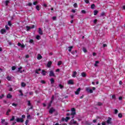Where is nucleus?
<instances>
[{
	"label": "nucleus",
	"instance_id": "nucleus-1",
	"mask_svg": "<svg viewBox=\"0 0 125 125\" xmlns=\"http://www.w3.org/2000/svg\"><path fill=\"white\" fill-rule=\"evenodd\" d=\"M71 115L72 116V119H73L74 116L76 115V108H71Z\"/></svg>",
	"mask_w": 125,
	"mask_h": 125
},
{
	"label": "nucleus",
	"instance_id": "nucleus-2",
	"mask_svg": "<svg viewBox=\"0 0 125 125\" xmlns=\"http://www.w3.org/2000/svg\"><path fill=\"white\" fill-rule=\"evenodd\" d=\"M16 122L17 123H23L24 122V119L23 118H17L16 119Z\"/></svg>",
	"mask_w": 125,
	"mask_h": 125
},
{
	"label": "nucleus",
	"instance_id": "nucleus-3",
	"mask_svg": "<svg viewBox=\"0 0 125 125\" xmlns=\"http://www.w3.org/2000/svg\"><path fill=\"white\" fill-rule=\"evenodd\" d=\"M26 31L28 32L29 31H30V30H31V29H34L35 25H32V27L26 26Z\"/></svg>",
	"mask_w": 125,
	"mask_h": 125
},
{
	"label": "nucleus",
	"instance_id": "nucleus-4",
	"mask_svg": "<svg viewBox=\"0 0 125 125\" xmlns=\"http://www.w3.org/2000/svg\"><path fill=\"white\" fill-rule=\"evenodd\" d=\"M70 118L69 117H66L65 118L64 117H62V122H68L69 120H70Z\"/></svg>",
	"mask_w": 125,
	"mask_h": 125
},
{
	"label": "nucleus",
	"instance_id": "nucleus-5",
	"mask_svg": "<svg viewBox=\"0 0 125 125\" xmlns=\"http://www.w3.org/2000/svg\"><path fill=\"white\" fill-rule=\"evenodd\" d=\"M106 124L108 125H112V118L111 117H108L106 121Z\"/></svg>",
	"mask_w": 125,
	"mask_h": 125
},
{
	"label": "nucleus",
	"instance_id": "nucleus-6",
	"mask_svg": "<svg viewBox=\"0 0 125 125\" xmlns=\"http://www.w3.org/2000/svg\"><path fill=\"white\" fill-rule=\"evenodd\" d=\"M55 112V109L53 107H51L49 110V114H53Z\"/></svg>",
	"mask_w": 125,
	"mask_h": 125
},
{
	"label": "nucleus",
	"instance_id": "nucleus-7",
	"mask_svg": "<svg viewBox=\"0 0 125 125\" xmlns=\"http://www.w3.org/2000/svg\"><path fill=\"white\" fill-rule=\"evenodd\" d=\"M49 77H56V76L55 75V74H54V72H53V71L51 70L49 72Z\"/></svg>",
	"mask_w": 125,
	"mask_h": 125
},
{
	"label": "nucleus",
	"instance_id": "nucleus-8",
	"mask_svg": "<svg viewBox=\"0 0 125 125\" xmlns=\"http://www.w3.org/2000/svg\"><path fill=\"white\" fill-rule=\"evenodd\" d=\"M1 124H2V125H8V123L5 122V119H1Z\"/></svg>",
	"mask_w": 125,
	"mask_h": 125
},
{
	"label": "nucleus",
	"instance_id": "nucleus-9",
	"mask_svg": "<svg viewBox=\"0 0 125 125\" xmlns=\"http://www.w3.org/2000/svg\"><path fill=\"white\" fill-rule=\"evenodd\" d=\"M86 91L89 92V93H93V90L92 89H89L88 87L86 88Z\"/></svg>",
	"mask_w": 125,
	"mask_h": 125
},
{
	"label": "nucleus",
	"instance_id": "nucleus-10",
	"mask_svg": "<svg viewBox=\"0 0 125 125\" xmlns=\"http://www.w3.org/2000/svg\"><path fill=\"white\" fill-rule=\"evenodd\" d=\"M80 91H81V88L79 87L77 89V91H75L76 95H79L80 94Z\"/></svg>",
	"mask_w": 125,
	"mask_h": 125
},
{
	"label": "nucleus",
	"instance_id": "nucleus-11",
	"mask_svg": "<svg viewBox=\"0 0 125 125\" xmlns=\"http://www.w3.org/2000/svg\"><path fill=\"white\" fill-rule=\"evenodd\" d=\"M51 65H52V62L51 61H49L47 63V67H48V68H50V67H51Z\"/></svg>",
	"mask_w": 125,
	"mask_h": 125
},
{
	"label": "nucleus",
	"instance_id": "nucleus-12",
	"mask_svg": "<svg viewBox=\"0 0 125 125\" xmlns=\"http://www.w3.org/2000/svg\"><path fill=\"white\" fill-rule=\"evenodd\" d=\"M68 84H74V81L72 80H69L67 82Z\"/></svg>",
	"mask_w": 125,
	"mask_h": 125
},
{
	"label": "nucleus",
	"instance_id": "nucleus-13",
	"mask_svg": "<svg viewBox=\"0 0 125 125\" xmlns=\"http://www.w3.org/2000/svg\"><path fill=\"white\" fill-rule=\"evenodd\" d=\"M46 71L43 69L42 70V72L41 73L42 76H46Z\"/></svg>",
	"mask_w": 125,
	"mask_h": 125
},
{
	"label": "nucleus",
	"instance_id": "nucleus-14",
	"mask_svg": "<svg viewBox=\"0 0 125 125\" xmlns=\"http://www.w3.org/2000/svg\"><path fill=\"white\" fill-rule=\"evenodd\" d=\"M39 35H43V33L42 32V28H39Z\"/></svg>",
	"mask_w": 125,
	"mask_h": 125
},
{
	"label": "nucleus",
	"instance_id": "nucleus-15",
	"mask_svg": "<svg viewBox=\"0 0 125 125\" xmlns=\"http://www.w3.org/2000/svg\"><path fill=\"white\" fill-rule=\"evenodd\" d=\"M40 71H42V69L39 68V69H36L35 70V73L38 74V75H39L40 73L39 72H40Z\"/></svg>",
	"mask_w": 125,
	"mask_h": 125
},
{
	"label": "nucleus",
	"instance_id": "nucleus-16",
	"mask_svg": "<svg viewBox=\"0 0 125 125\" xmlns=\"http://www.w3.org/2000/svg\"><path fill=\"white\" fill-rule=\"evenodd\" d=\"M5 32H6V30L5 29H1L0 30V33L2 35H3V34H4V33H5Z\"/></svg>",
	"mask_w": 125,
	"mask_h": 125
},
{
	"label": "nucleus",
	"instance_id": "nucleus-17",
	"mask_svg": "<svg viewBox=\"0 0 125 125\" xmlns=\"http://www.w3.org/2000/svg\"><path fill=\"white\" fill-rule=\"evenodd\" d=\"M98 64H99V61H96L94 64V66L95 67H98V65H97Z\"/></svg>",
	"mask_w": 125,
	"mask_h": 125
},
{
	"label": "nucleus",
	"instance_id": "nucleus-18",
	"mask_svg": "<svg viewBox=\"0 0 125 125\" xmlns=\"http://www.w3.org/2000/svg\"><path fill=\"white\" fill-rule=\"evenodd\" d=\"M50 81L51 82V84H53V83H55L54 79L53 78L50 79Z\"/></svg>",
	"mask_w": 125,
	"mask_h": 125
},
{
	"label": "nucleus",
	"instance_id": "nucleus-19",
	"mask_svg": "<svg viewBox=\"0 0 125 125\" xmlns=\"http://www.w3.org/2000/svg\"><path fill=\"white\" fill-rule=\"evenodd\" d=\"M10 112H11V109H8V110L6 112V115L7 116H9V113H10Z\"/></svg>",
	"mask_w": 125,
	"mask_h": 125
},
{
	"label": "nucleus",
	"instance_id": "nucleus-20",
	"mask_svg": "<svg viewBox=\"0 0 125 125\" xmlns=\"http://www.w3.org/2000/svg\"><path fill=\"white\" fill-rule=\"evenodd\" d=\"M76 76H77V71L73 72V74H72V78H76Z\"/></svg>",
	"mask_w": 125,
	"mask_h": 125
},
{
	"label": "nucleus",
	"instance_id": "nucleus-21",
	"mask_svg": "<svg viewBox=\"0 0 125 125\" xmlns=\"http://www.w3.org/2000/svg\"><path fill=\"white\" fill-rule=\"evenodd\" d=\"M7 98L10 99L11 98H12V95L10 94H8L7 95Z\"/></svg>",
	"mask_w": 125,
	"mask_h": 125
},
{
	"label": "nucleus",
	"instance_id": "nucleus-22",
	"mask_svg": "<svg viewBox=\"0 0 125 125\" xmlns=\"http://www.w3.org/2000/svg\"><path fill=\"white\" fill-rule=\"evenodd\" d=\"M42 55H41L40 54H39L37 57V59L38 60H41V59H42Z\"/></svg>",
	"mask_w": 125,
	"mask_h": 125
},
{
	"label": "nucleus",
	"instance_id": "nucleus-23",
	"mask_svg": "<svg viewBox=\"0 0 125 125\" xmlns=\"http://www.w3.org/2000/svg\"><path fill=\"white\" fill-rule=\"evenodd\" d=\"M15 120V116H12L11 119L10 120V122H13Z\"/></svg>",
	"mask_w": 125,
	"mask_h": 125
},
{
	"label": "nucleus",
	"instance_id": "nucleus-24",
	"mask_svg": "<svg viewBox=\"0 0 125 125\" xmlns=\"http://www.w3.org/2000/svg\"><path fill=\"white\" fill-rule=\"evenodd\" d=\"M81 76H82L83 78H85V77H86V74L84 72H83L81 73Z\"/></svg>",
	"mask_w": 125,
	"mask_h": 125
},
{
	"label": "nucleus",
	"instance_id": "nucleus-25",
	"mask_svg": "<svg viewBox=\"0 0 125 125\" xmlns=\"http://www.w3.org/2000/svg\"><path fill=\"white\" fill-rule=\"evenodd\" d=\"M36 8L37 10H38V11H39L41 9V6H40V5H38L36 6Z\"/></svg>",
	"mask_w": 125,
	"mask_h": 125
},
{
	"label": "nucleus",
	"instance_id": "nucleus-26",
	"mask_svg": "<svg viewBox=\"0 0 125 125\" xmlns=\"http://www.w3.org/2000/svg\"><path fill=\"white\" fill-rule=\"evenodd\" d=\"M53 100H54V95H53V96H52V98H51V101H50V102H51V103H53Z\"/></svg>",
	"mask_w": 125,
	"mask_h": 125
},
{
	"label": "nucleus",
	"instance_id": "nucleus-27",
	"mask_svg": "<svg viewBox=\"0 0 125 125\" xmlns=\"http://www.w3.org/2000/svg\"><path fill=\"white\" fill-rule=\"evenodd\" d=\"M59 86L61 89H62V88H64V86L62 85V84H59Z\"/></svg>",
	"mask_w": 125,
	"mask_h": 125
},
{
	"label": "nucleus",
	"instance_id": "nucleus-28",
	"mask_svg": "<svg viewBox=\"0 0 125 125\" xmlns=\"http://www.w3.org/2000/svg\"><path fill=\"white\" fill-rule=\"evenodd\" d=\"M21 85L22 87H25L26 86V84L24 82H22L21 83Z\"/></svg>",
	"mask_w": 125,
	"mask_h": 125
},
{
	"label": "nucleus",
	"instance_id": "nucleus-29",
	"mask_svg": "<svg viewBox=\"0 0 125 125\" xmlns=\"http://www.w3.org/2000/svg\"><path fill=\"white\" fill-rule=\"evenodd\" d=\"M29 42L30 43H32L33 44H35V42H34V40L33 39H30L29 40Z\"/></svg>",
	"mask_w": 125,
	"mask_h": 125
},
{
	"label": "nucleus",
	"instance_id": "nucleus-30",
	"mask_svg": "<svg viewBox=\"0 0 125 125\" xmlns=\"http://www.w3.org/2000/svg\"><path fill=\"white\" fill-rule=\"evenodd\" d=\"M73 46H69V47H68V48H69V49H68V51H69V52H71V51H72V49L73 48Z\"/></svg>",
	"mask_w": 125,
	"mask_h": 125
},
{
	"label": "nucleus",
	"instance_id": "nucleus-31",
	"mask_svg": "<svg viewBox=\"0 0 125 125\" xmlns=\"http://www.w3.org/2000/svg\"><path fill=\"white\" fill-rule=\"evenodd\" d=\"M51 104H52V103H51V102H50V103L48 104L47 109H49L50 107H51Z\"/></svg>",
	"mask_w": 125,
	"mask_h": 125
},
{
	"label": "nucleus",
	"instance_id": "nucleus-32",
	"mask_svg": "<svg viewBox=\"0 0 125 125\" xmlns=\"http://www.w3.org/2000/svg\"><path fill=\"white\" fill-rule=\"evenodd\" d=\"M71 123H72L73 125H77V121H75L74 120H71Z\"/></svg>",
	"mask_w": 125,
	"mask_h": 125
},
{
	"label": "nucleus",
	"instance_id": "nucleus-33",
	"mask_svg": "<svg viewBox=\"0 0 125 125\" xmlns=\"http://www.w3.org/2000/svg\"><path fill=\"white\" fill-rule=\"evenodd\" d=\"M98 13V11L97 10L94 11V15L95 16L97 15Z\"/></svg>",
	"mask_w": 125,
	"mask_h": 125
},
{
	"label": "nucleus",
	"instance_id": "nucleus-34",
	"mask_svg": "<svg viewBox=\"0 0 125 125\" xmlns=\"http://www.w3.org/2000/svg\"><path fill=\"white\" fill-rule=\"evenodd\" d=\"M22 66L20 67L18 69L19 70H18V72H20L21 73H22V70L21 69H22Z\"/></svg>",
	"mask_w": 125,
	"mask_h": 125
},
{
	"label": "nucleus",
	"instance_id": "nucleus-35",
	"mask_svg": "<svg viewBox=\"0 0 125 125\" xmlns=\"http://www.w3.org/2000/svg\"><path fill=\"white\" fill-rule=\"evenodd\" d=\"M118 117H119V118H123V114H122V113H119V114H118Z\"/></svg>",
	"mask_w": 125,
	"mask_h": 125
},
{
	"label": "nucleus",
	"instance_id": "nucleus-36",
	"mask_svg": "<svg viewBox=\"0 0 125 125\" xmlns=\"http://www.w3.org/2000/svg\"><path fill=\"white\" fill-rule=\"evenodd\" d=\"M83 50L85 53H86V52H87V50H86V48H85V47L83 48Z\"/></svg>",
	"mask_w": 125,
	"mask_h": 125
},
{
	"label": "nucleus",
	"instance_id": "nucleus-37",
	"mask_svg": "<svg viewBox=\"0 0 125 125\" xmlns=\"http://www.w3.org/2000/svg\"><path fill=\"white\" fill-rule=\"evenodd\" d=\"M6 79L8 81H11V77H10V76H7L6 77Z\"/></svg>",
	"mask_w": 125,
	"mask_h": 125
},
{
	"label": "nucleus",
	"instance_id": "nucleus-38",
	"mask_svg": "<svg viewBox=\"0 0 125 125\" xmlns=\"http://www.w3.org/2000/svg\"><path fill=\"white\" fill-rule=\"evenodd\" d=\"M12 71H15V70H16V66H12Z\"/></svg>",
	"mask_w": 125,
	"mask_h": 125
},
{
	"label": "nucleus",
	"instance_id": "nucleus-39",
	"mask_svg": "<svg viewBox=\"0 0 125 125\" xmlns=\"http://www.w3.org/2000/svg\"><path fill=\"white\" fill-rule=\"evenodd\" d=\"M94 7H95V4H92L91 5V8L92 9H93L94 8Z\"/></svg>",
	"mask_w": 125,
	"mask_h": 125
},
{
	"label": "nucleus",
	"instance_id": "nucleus-40",
	"mask_svg": "<svg viewBox=\"0 0 125 125\" xmlns=\"http://www.w3.org/2000/svg\"><path fill=\"white\" fill-rule=\"evenodd\" d=\"M74 7H75V8H77V7H78V4H77V3H75L73 5Z\"/></svg>",
	"mask_w": 125,
	"mask_h": 125
},
{
	"label": "nucleus",
	"instance_id": "nucleus-41",
	"mask_svg": "<svg viewBox=\"0 0 125 125\" xmlns=\"http://www.w3.org/2000/svg\"><path fill=\"white\" fill-rule=\"evenodd\" d=\"M8 3H9V0H6L5 1V5H6V6H7V5H8Z\"/></svg>",
	"mask_w": 125,
	"mask_h": 125
},
{
	"label": "nucleus",
	"instance_id": "nucleus-42",
	"mask_svg": "<svg viewBox=\"0 0 125 125\" xmlns=\"http://www.w3.org/2000/svg\"><path fill=\"white\" fill-rule=\"evenodd\" d=\"M27 105L28 106H31V101H27Z\"/></svg>",
	"mask_w": 125,
	"mask_h": 125
},
{
	"label": "nucleus",
	"instance_id": "nucleus-43",
	"mask_svg": "<svg viewBox=\"0 0 125 125\" xmlns=\"http://www.w3.org/2000/svg\"><path fill=\"white\" fill-rule=\"evenodd\" d=\"M62 64V61H59L58 62V66H60Z\"/></svg>",
	"mask_w": 125,
	"mask_h": 125
},
{
	"label": "nucleus",
	"instance_id": "nucleus-44",
	"mask_svg": "<svg viewBox=\"0 0 125 125\" xmlns=\"http://www.w3.org/2000/svg\"><path fill=\"white\" fill-rule=\"evenodd\" d=\"M81 12H82V13H83V14H85V13H86V12L84 10H82L81 11Z\"/></svg>",
	"mask_w": 125,
	"mask_h": 125
},
{
	"label": "nucleus",
	"instance_id": "nucleus-45",
	"mask_svg": "<svg viewBox=\"0 0 125 125\" xmlns=\"http://www.w3.org/2000/svg\"><path fill=\"white\" fill-rule=\"evenodd\" d=\"M103 104L102 103L99 102L98 103L97 105L98 106H102Z\"/></svg>",
	"mask_w": 125,
	"mask_h": 125
},
{
	"label": "nucleus",
	"instance_id": "nucleus-46",
	"mask_svg": "<svg viewBox=\"0 0 125 125\" xmlns=\"http://www.w3.org/2000/svg\"><path fill=\"white\" fill-rule=\"evenodd\" d=\"M4 97V94H2L1 96H0V99H2Z\"/></svg>",
	"mask_w": 125,
	"mask_h": 125
},
{
	"label": "nucleus",
	"instance_id": "nucleus-47",
	"mask_svg": "<svg viewBox=\"0 0 125 125\" xmlns=\"http://www.w3.org/2000/svg\"><path fill=\"white\" fill-rule=\"evenodd\" d=\"M41 38V36L40 35H37L36 36V39L39 40L40 38Z\"/></svg>",
	"mask_w": 125,
	"mask_h": 125
},
{
	"label": "nucleus",
	"instance_id": "nucleus-48",
	"mask_svg": "<svg viewBox=\"0 0 125 125\" xmlns=\"http://www.w3.org/2000/svg\"><path fill=\"white\" fill-rule=\"evenodd\" d=\"M33 4L34 5H37V4H38V1L33 2Z\"/></svg>",
	"mask_w": 125,
	"mask_h": 125
},
{
	"label": "nucleus",
	"instance_id": "nucleus-49",
	"mask_svg": "<svg viewBox=\"0 0 125 125\" xmlns=\"http://www.w3.org/2000/svg\"><path fill=\"white\" fill-rule=\"evenodd\" d=\"M8 25H9V26H11L12 24H11V21H9L8 22Z\"/></svg>",
	"mask_w": 125,
	"mask_h": 125
},
{
	"label": "nucleus",
	"instance_id": "nucleus-50",
	"mask_svg": "<svg viewBox=\"0 0 125 125\" xmlns=\"http://www.w3.org/2000/svg\"><path fill=\"white\" fill-rule=\"evenodd\" d=\"M12 106H14V107H17V104H15V103H13L12 104Z\"/></svg>",
	"mask_w": 125,
	"mask_h": 125
},
{
	"label": "nucleus",
	"instance_id": "nucleus-51",
	"mask_svg": "<svg viewBox=\"0 0 125 125\" xmlns=\"http://www.w3.org/2000/svg\"><path fill=\"white\" fill-rule=\"evenodd\" d=\"M25 118H26V116H25V115H21V119H25Z\"/></svg>",
	"mask_w": 125,
	"mask_h": 125
},
{
	"label": "nucleus",
	"instance_id": "nucleus-52",
	"mask_svg": "<svg viewBox=\"0 0 125 125\" xmlns=\"http://www.w3.org/2000/svg\"><path fill=\"white\" fill-rule=\"evenodd\" d=\"M112 99H116V96L115 95H113L112 96Z\"/></svg>",
	"mask_w": 125,
	"mask_h": 125
},
{
	"label": "nucleus",
	"instance_id": "nucleus-53",
	"mask_svg": "<svg viewBox=\"0 0 125 125\" xmlns=\"http://www.w3.org/2000/svg\"><path fill=\"white\" fill-rule=\"evenodd\" d=\"M119 111H118V109H115L114 110V113L115 114H117V113Z\"/></svg>",
	"mask_w": 125,
	"mask_h": 125
},
{
	"label": "nucleus",
	"instance_id": "nucleus-54",
	"mask_svg": "<svg viewBox=\"0 0 125 125\" xmlns=\"http://www.w3.org/2000/svg\"><path fill=\"white\" fill-rule=\"evenodd\" d=\"M97 23V19H95L94 20V23L96 24Z\"/></svg>",
	"mask_w": 125,
	"mask_h": 125
},
{
	"label": "nucleus",
	"instance_id": "nucleus-55",
	"mask_svg": "<svg viewBox=\"0 0 125 125\" xmlns=\"http://www.w3.org/2000/svg\"><path fill=\"white\" fill-rule=\"evenodd\" d=\"M33 5V4L31 2H29L28 3V6H32V5Z\"/></svg>",
	"mask_w": 125,
	"mask_h": 125
},
{
	"label": "nucleus",
	"instance_id": "nucleus-56",
	"mask_svg": "<svg viewBox=\"0 0 125 125\" xmlns=\"http://www.w3.org/2000/svg\"><path fill=\"white\" fill-rule=\"evenodd\" d=\"M28 123H29V120H26L25 121V125H28Z\"/></svg>",
	"mask_w": 125,
	"mask_h": 125
},
{
	"label": "nucleus",
	"instance_id": "nucleus-57",
	"mask_svg": "<svg viewBox=\"0 0 125 125\" xmlns=\"http://www.w3.org/2000/svg\"><path fill=\"white\" fill-rule=\"evenodd\" d=\"M104 15H105V13L104 12H103L101 14V16H104Z\"/></svg>",
	"mask_w": 125,
	"mask_h": 125
},
{
	"label": "nucleus",
	"instance_id": "nucleus-58",
	"mask_svg": "<svg viewBox=\"0 0 125 125\" xmlns=\"http://www.w3.org/2000/svg\"><path fill=\"white\" fill-rule=\"evenodd\" d=\"M84 1L86 3H89V0H85Z\"/></svg>",
	"mask_w": 125,
	"mask_h": 125
},
{
	"label": "nucleus",
	"instance_id": "nucleus-59",
	"mask_svg": "<svg viewBox=\"0 0 125 125\" xmlns=\"http://www.w3.org/2000/svg\"><path fill=\"white\" fill-rule=\"evenodd\" d=\"M6 30H9V27L7 25H5Z\"/></svg>",
	"mask_w": 125,
	"mask_h": 125
},
{
	"label": "nucleus",
	"instance_id": "nucleus-60",
	"mask_svg": "<svg viewBox=\"0 0 125 125\" xmlns=\"http://www.w3.org/2000/svg\"><path fill=\"white\" fill-rule=\"evenodd\" d=\"M52 19L54 21H55L56 20V17H53Z\"/></svg>",
	"mask_w": 125,
	"mask_h": 125
},
{
	"label": "nucleus",
	"instance_id": "nucleus-61",
	"mask_svg": "<svg viewBox=\"0 0 125 125\" xmlns=\"http://www.w3.org/2000/svg\"><path fill=\"white\" fill-rule=\"evenodd\" d=\"M41 83H43L44 84V83H45V81H44V80H42Z\"/></svg>",
	"mask_w": 125,
	"mask_h": 125
},
{
	"label": "nucleus",
	"instance_id": "nucleus-62",
	"mask_svg": "<svg viewBox=\"0 0 125 125\" xmlns=\"http://www.w3.org/2000/svg\"><path fill=\"white\" fill-rule=\"evenodd\" d=\"M21 48H24V47H25V45H24V44H21Z\"/></svg>",
	"mask_w": 125,
	"mask_h": 125
},
{
	"label": "nucleus",
	"instance_id": "nucleus-63",
	"mask_svg": "<svg viewBox=\"0 0 125 125\" xmlns=\"http://www.w3.org/2000/svg\"><path fill=\"white\" fill-rule=\"evenodd\" d=\"M106 46H107V44H103V47H106Z\"/></svg>",
	"mask_w": 125,
	"mask_h": 125
},
{
	"label": "nucleus",
	"instance_id": "nucleus-64",
	"mask_svg": "<svg viewBox=\"0 0 125 125\" xmlns=\"http://www.w3.org/2000/svg\"><path fill=\"white\" fill-rule=\"evenodd\" d=\"M102 125H106V123L105 122H103Z\"/></svg>",
	"mask_w": 125,
	"mask_h": 125
}]
</instances>
